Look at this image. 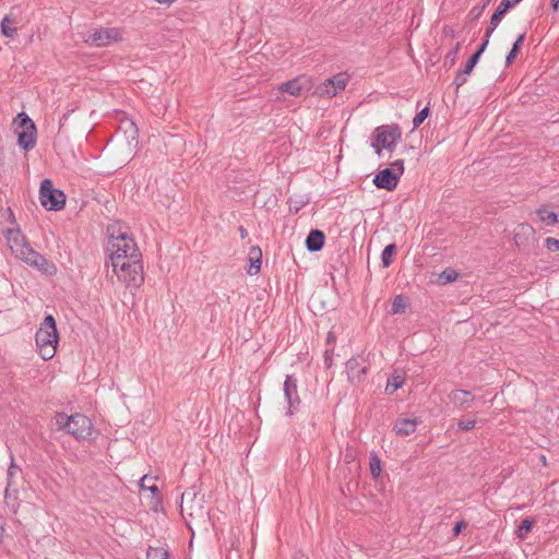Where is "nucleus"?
Listing matches in <instances>:
<instances>
[{
    "label": "nucleus",
    "instance_id": "obj_55",
    "mask_svg": "<svg viewBox=\"0 0 559 559\" xmlns=\"http://www.w3.org/2000/svg\"><path fill=\"white\" fill-rule=\"evenodd\" d=\"M3 535H4V524L2 522V518L0 516V544L3 540Z\"/></svg>",
    "mask_w": 559,
    "mask_h": 559
},
{
    "label": "nucleus",
    "instance_id": "obj_59",
    "mask_svg": "<svg viewBox=\"0 0 559 559\" xmlns=\"http://www.w3.org/2000/svg\"><path fill=\"white\" fill-rule=\"evenodd\" d=\"M491 2V0H481V4L480 5H484V8L486 9L489 3Z\"/></svg>",
    "mask_w": 559,
    "mask_h": 559
},
{
    "label": "nucleus",
    "instance_id": "obj_11",
    "mask_svg": "<svg viewBox=\"0 0 559 559\" xmlns=\"http://www.w3.org/2000/svg\"><path fill=\"white\" fill-rule=\"evenodd\" d=\"M360 357H352L345 364V369L347 373L348 381L352 384H359L365 380V376L368 372V367L366 365H361Z\"/></svg>",
    "mask_w": 559,
    "mask_h": 559
},
{
    "label": "nucleus",
    "instance_id": "obj_57",
    "mask_svg": "<svg viewBox=\"0 0 559 559\" xmlns=\"http://www.w3.org/2000/svg\"><path fill=\"white\" fill-rule=\"evenodd\" d=\"M551 9L554 11H559V0H551Z\"/></svg>",
    "mask_w": 559,
    "mask_h": 559
},
{
    "label": "nucleus",
    "instance_id": "obj_46",
    "mask_svg": "<svg viewBox=\"0 0 559 559\" xmlns=\"http://www.w3.org/2000/svg\"><path fill=\"white\" fill-rule=\"evenodd\" d=\"M467 526V523L464 520L457 521L452 528V536L456 537L461 534V532Z\"/></svg>",
    "mask_w": 559,
    "mask_h": 559
},
{
    "label": "nucleus",
    "instance_id": "obj_31",
    "mask_svg": "<svg viewBox=\"0 0 559 559\" xmlns=\"http://www.w3.org/2000/svg\"><path fill=\"white\" fill-rule=\"evenodd\" d=\"M369 466L372 477L378 479L381 474V460L374 451L370 453Z\"/></svg>",
    "mask_w": 559,
    "mask_h": 559
},
{
    "label": "nucleus",
    "instance_id": "obj_35",
    "mask_svg": "<svg viewBox=\"0 0 559 559\" xmlns=\"http://www.w3.org/2000/svg\"><path fill=\"white\" fill-rule=\"evenodd\" d=\"M406 309V298L403 295L394 297L391 306V312L393 314L403 313Z\"/></svg>",
    "mask_w": 559,
    "mask_h": 559
},
{
    "label": "nucleus",
    "instance_id": "obj_2",
    "mask_svg": "<svg viewBox=\"0 0 559 559\" xmlns=\"http://www.w3.org/2000/svg\"><path fill=\"white\" fill-rule=\"evenodd\" d=\"M108 250L110 251V264L128 261L131 259H142V254L138 249L134 239L129 237L127 234H121L120 236L111 239Z\"/></svg>",
    "mask_w": 559,
    "mask_h": 559
},
{
    "label": "nucleus",
    "instance_id": "obj_21",
    "mask_svg": "<svg viewBox=\"0 0 559 559\" xmlns=\"http://www.w3.org/2000/svg\"><path fill=\"white\" fill-rule=\"evenodd\" d=\"M405 383V377L394 372L388 378L385 393L392 395L397 389L402 388Z\"/></svg>",
    "mask_w": 559,
    "mask_h": 559
},
{
    "label": "nucleus",
    "instance_id": "obj_9",
    "mask_svg": "<svg viewBox=\"0 0 559 559\" xmlns=\"http://www.w3.org/2000/svg\"><path fill=\"white\" fill-rule=\"evenodd\" d=\"M348 84V76L345 73H337L328 78L318 88L317 92L321 96L333 97L338 91L345 90Z\"/></svg>",
    "mask_w": 559,
    "mask_h": 559
},
{
    "label": "nucleus",
    "instance_id": "obj_3",
    "mask_svg": "<svg viewBox=\"0 0 559 559\" xmlns=\"http://www.w3.org/2000/svg\"><path fill=\"white\" fill-rule=\"evenodd\" d=\"M112 272L127 286L140 287L144 282L142 259H131L111 264Z\"/></svg>",
    "mask_w": 559,
    "mask_h": 559
},
{
    "label": "nucleus",
    "instance_id": "obj_13",
    "mask_svg": "<svg viewBox=\"0 0 559 559\" xmlns=\"http://www.w3.org/2000/svg\"><path fill=\"white\" fill-rule=\"evenodd\" d=\"M25 263H27L31 266L36 267L41 273L51 275L56 272V266L39 252L32 250L31 253H28V257H25Z\"/></svg>",
    "mask_w": 559,
    "mask_h": 559
},
{
    "label": "nucleus",
    "instance_id": "obj_47",
    "mask_svg": "<svg viewBox=\"0 0 559 559\" xmlns=\"http://www.w3.org/2000/svg\"><path fill=\"white\" fill-rule=\"evenodd\" d=\"M16 471H20V467L15 465L14 463V456L13 454H11V463H10V466L8 468V480L10 481V479L14 476V474L16 473Z\"/></svg>",
    "mask_w": 559,
    "mask_h": 559
},
{
    "label": "nucleus",
    "instance_id": "obj_17",
    "mask_svg": "<svg viewBox=\"0 0 559 559\" xmlns=\"http://www.w3.org/2000/svg\"><path fill=\"white\" fill-rule=\"evenodd\" d=\"M419 420L414 418H401L397 419L393 426V430L397 436H408L413 432H415L416 427L418 425Z\"/></svg>",
    "mask_w": 559,
    "mask_h": 559
},
{
    "label": "nucleus",
    "instance_id": "obj_25",
    "mask_svg": "<svg viewBox=\"0 0 559 559\" xmlns=\"http://www.w3.org/2000/svg\"><path fill=\"white\" fill-rule=\"evenodd\" d=\"M525 35H526L525 33H522L516 37L515 41L513 43L510 51L508 52V55L506 57V67H509L516 58V56L520 52L521 47L525 40Z\"/></svg>",
    "mask_w": 559,
    "mask_h": 559
},
{
    "label": "nucleus",
    "instance_id": "obj_43",
    "mask_svg": "<svg viewBox=\"0 0 559 559\" xmlns=\"http://www.w3.org/2000/svg\"><path fill=\"white\" fill-rule=\"evenodd\" d=\"M485 11V8L484 5H475L469 12H468V17L472 20V21H476L480 17V15L484 13Z\"/></svg>",
    "mask_w": 559,
    "mask_h": 559
},
{
    "label": "nucleus",
    "instance_id": "obj_52",
    "mask_svg": "<svg viewBox=\"0 0 559 559\" xmlns=\"http://www.w3.org/2000/svg\"><path fill=\"white\" fill-rule=\"evenodd\" d=\"M74 111V109H71V110H68L67 112H64L62 115V117L60 118V126H63L64 122L69 119L70 115Z\"/></svg>",
    "mask_w": 559,
    "mask_h": 559
},
{
    "label": "nucleus",
    "instance_id": "obj_44",
    "mask_svg": "<svg viewBox=\"0 0 559 559\" xmlns=\"http://www.w3.org/2000/svg\"><path fill=\"white\" fill-rule=\"evenodd\" d=\"M545 246L549 251L559 252V239L548 237L545 239Z\"/></svg>",
    "mask_w": 559,
    "mask_h": 559
},
{
    "label": "nucleus",
    "instance_id": "obj_49",
    "mask_svg": "<svg viewBox=\"0 0 559 559\" xmlns=\"http://www.w3.org/2000/svg\"><path fill=\"white\" fill-rule=\"evenodd\" d=\"M190 496H191V493H190V492H183V493L181 495L180 513H181L182 518H185V515H183V512H185V507H183L185 500H186L187 498H189ZM192 496H193V497H195V493L193 492V493H192Z\"/></svg>",
    "mask_w": 559,
    "mask_h": 559
},
{
    "label": "nucleus",
    "instance_id": "obj_39",
    "mask_svg": "<svg viewBox=\"0 0 559 559\" xmlns=\"http://www.w3.org/2000/svg\"><path fill=\"white\" fill-rule=\"evenodd\" d=\"M429 114L430 109L428 106L418 111L416 116L413 118V129L419 128L420 124L428 118Z\"/></svg>",
    "mask_w": 559,
    "mask_h": 559
},
{
    "label": "nucleus",
    "instance_id": "obj_56",
    "mask_svg": "<svg viewBox=\"0 0 559 559\" xmlns=\"http://www.w3.org/2000/svg\"><path fill=\"white\" fill-rule=\"evenodd\" d=\"M335 340H336V337H335L334 333L333 332H329L328 336H326V343L332 344V343L335 342Z\"/></svg>",
    "mask_w": 559,
    "mask_h": 559
},
{
    "label": "nucleus",
    "instance_id": "obj_29",
    "mask_svg": "<svg viewBox=\"0 0 559 559\" xmlns=\"http://www.w3.org/2000/svg\"><path fill=\"white\" fill-rule=\"evenodd\" d=\"M309 199L304 195L290 197L288 198V209L293 214H297L306 204H308Z\"/></svg>",
    "mask_w": 559,
    "mask_h": 559
},
{
    "label": "nucleus",
    "instance_id": "obj_45",
    "mask_svg": "<svg viewBox=\"0 0 559 559\" xmlns=\"http://www.w3.org/2000/svg\"><path fill=\"white\" fill-rule=\"evenodd\" d=\"M391 169L395 171V174H400V178L404 174V160L403 159H396L393 163H391Z\"/></svg>",
    "mask_w": 559,
    "mask_h": 559
},
{
    "label": "nucleus",
    "instance_id": "obj_33",
    "mask_svg": "<svg viewBox=\"0 0 559 559\" xmlns=\"http://www.w3.org/2000/svg\"><path fill=\"white\" fill-rule=\"evenodd\" d=\"M460 48H461V43L457 41L454 45V47L447 52V55L444 57V62H443L444 67L451 68L455 64Z\"/></svg>",
    "mask_w": 559,
    "mask_h": 559
},
{
    "label": "nucleus",
    "instance_id": "obj_58",
    "mask_svg": "<svg viewBox=\"0 0 559 559\" xmlns=\"http://www.w3.org/2000/svg\"><path fill=\"white\" fill-rule=\"evenodd\" d=\"M158 3L170 5L175 0H155Z\"/></svg>",
    "mask_w": 559,
    "mask_h": 559
},
{
    "label": "nucleus",
    "instance_id": "obj_1",
    "mask_svg": "<svg viewBox=\"0 0 559 559\" xmlns=\"http://www.w3.org/2000/svg\"><path fill=\"white\" fill-rule=\"evenodd\" d=\"M56 418L59 428L76 440H91L93 438L94 426L87 416L80 413L70 416L66 413H58Z\"/></svg>",
    "mask_w": 559,
    "mask_h": 559
},
{
    "label": "nucleus",
    "instance_id": "obj_36",
    "mask_svg": "<svg viewBox=\"0 0 559 559\" xmlns=\"http://www.w3.org/2000/svg\"><path fill=\"white\" fill-rule=\"evenodd\" d=\"M146 559H169V554L162 547H150L146 552Z\"/></svg>",
    "mask_w": 559,
    "mask_h": 559
},
{
    "label": "nucleus",
    "instance_id": "obj_26",
    "mask_svg": "<svg viewBox=\"0 0 559 559\" xmlns=\"http://www.w3.org/2000/svg\"><path fill=\"white\" fill-rule=\"evenodd\" d=\"M13 124L15 126V132H19V130H28L33 127H36L34 121L24 111L16 115Z\"/></svg>",
    "mask_w": 559,
    "mask_h": 559
},
{
    "label": "nucleus",
    "instance_id": "obj_50",
    "mask_svg": "<svg viewBox=\"0 0 559 559\" xmlns=\"http://www.w3.org/2000/svg\"><path fill=\"white\" fill-rule=\"evenodd\" d=\"M401 139H393V140H390V143H388V145L385 147H383V150H386L389 152H393L397 145V142L400 141Z\"/></svg>",
    "mask_w": 559,
    "mask_h": 559
},
{
    "label": "nucleus",
    "instance_id": "obj_34",
    "mask_svg": "<svg viewBox=\"0 0 559 559\" xmlns=\"http://www.w3.org/2000/svg\"><path fill=\"white\" fill-rule=\"evenodd\" d=\"M487 47H485V44H480L477 49L471 55V57L468 58L467 62L465 63V66L471 69L472 71L474 70L475 66L478 63L481 55L484 53V51L486 50Z\"/></svg>",
    "mask_w": 559,
    "mask_h": 559
},
{
    "label": "nucleus",
    "instance_id": "obj_41",
    "mask_svg": "<svg viewBox=\"0 0 559 559\" xmlns=\"http://www.w3.org/2000/svg\"><path fill=\"white\" fill-rule=\"evenodd\" d=\"M151 479L144 475L140 481H139V486L142 490H150L154 496L158 493V487L155 485V484H152V485H148L147 481H150Z\"/></svg>",
    "mask_w": 559,
    "mask_h": 559
},
{
    "label": "nucleus",
    "instance_id": "obj_23",
    "mask_svg": "<svg viewBox=\"0 0 559 559\" xmlns=\"http://www.w3.org/2000/svg\"><path fill=\"white\" fill-rule=\"evenodd\" d=\"M120 129L124 131L129 144L132 142L138 143L139 131L136 124L132 120L123 121Z\"/></svg>",
    "mask_w": 559,
    "mask_h": 559
},
{
    "label": "nucleus",
    "instance_id": "obj_28",
    "mask_svg": "<svg viewBox=\"0 0 559 559\" xmlns=\"http://www.w3.org/2000/svg\"><path fill=\"white\" fill-rule=\"evenodd\" d=\"M535 519L534 518H525L524 520H522V522L518 525L516 530H515V535L519 537V538H525L527 536V534L532 531L534 524H535Z\"/></svg>",
    "mask_w": 559,
    "mask_h": 559
},
{
    "label": "nucleus",
    "instance_id": "obj_53",
    "mask_svg": "<svg viewBox=\"0 0 559 559\" xmlns=\"http://www.w3.org/2000/svg\"><path fill=\"white\" fill-rule=\"evenodd\" d=\"M74 111V109H71V110H68L67 112H64L62 115V117L60 118V126H63L64 122L69 119L70 115Z\"/></svg>",
    "mask_w": 559,
    "mask_h": 559
},
{
    "label": "nucleus",
    "instance_id": "obj_4",
    "mask_svg": "<svg viewBox=\"0 0 559 559\" xmlns=\"http://www.w3.org/2000/svg\"><path fill=\"white\" fill-rule=\"evenodd\" d=\"M66 193L56 189L52 181L45 178L39 186V201L41 206L47 211H60L66 205Z\"/></svg>",
    "mask_w": 559,
    "mask_h": 559
},
{
    "label": "nucleus",
    "instance_id": "obj_37",
    "mask_svg": "<svg viewBox=\"0 0 559 559\" xmlns=\"http://www.w3.org/2000/svg\"><path fill=\"white\" fill-rule=\"evenodd\" d=\"M501 20H495V15H491L490 17V21H489V25L485 32V35H484V38H483V41L480 44H485V47L488 46L489 44V39H490V36L492 35V33L495 32V29L498 27V25L500 24Z\"/></svg>",
    "mask_w": 559,
    "mask_h": 559
},
{
    "label": "nucleus",
    "instance_id": "obj_5",
    "mask_svg": "<svg viewBox=\"0 0 559 559\" xmlns=\"http://www.w3.org/2000/svg\"><path fill=\"white\" fill-rule=\"evenodd\" d=\"M401 138L402 131L397 123L382 124L377 127L373 131L371 147L374 150V153L380 156L383 147L390 143V140Z\"/></svg>",
    "mask_w": 559,
    "mask_h": 559
},
{
    "label": "nucleus",
    "instance_id": "obj_12",
    "mask_svg": "<svg viewBox=\"0 0 559 559\" xmlns=\"http://www.w3.org/2000/svg\"><path fill=\"white\" fill-rule=\"evenodd\" d=\"M449 402L459 411H466L471 407L472 403L476 400L475 395L463 389H454L449 395Z\"/></svg>",
    "mask_w": 559,
    "mask_h": 559
},
{
    "label": "nucleus",
    "instance_id": "obj_32",
    "mask_svg": "<svg viewBox=\"0 0 559 559\" xmlns=\"http://www.w3.org/2000/svg\"><path fill=\"white\" fill-rule=\"evenodd\" d=\"M472 73V70L464 66L463 69L459 70L454 76L453 84L455 85L456 91L467 82L468 75Z\"/></svg>",
    "mask_w": 559,
    "mask_h": 559
},
{
    "label": "nucleus",
    "instance_id": "obj_54",
    "mask_svg": "<svg viewBox=\"0 0 559 559\" xmlns=\"http://www.w3.org/2000/svg\"><path fill=\"white\" fill-rule=\"evenodd\" d=\"M238 230H239V235H240L241 239H245L248 237V235H249L248 230L243 226H239Z\"/></svg>",
    "mask_w": 559,
    "mask_h": 559
},
{
    "label": "nucleus",
    "instance_id": "obj_40",
    "mask_svg": "<svg viewBox=\"0 0 559 559\" xmlns=\"http://www.w3.org/2000/svg\"><path fill=\"white\" fill-rule=\"evenodd\" d=\"M39 355L44 360H49L56 355L57 345L38 346Z\"/></svg>",
    "mask_w": 559,
    "mask_h": 559
},
{
    "label": "nucleus",
    "instance_id": "obj_48",
    "mask_svg": "<svg viewBox=\"0 0 559 559\" xmlns=\"http://www.w3.org/2000/svg\"><path fill=\"white\" fill-rule=\"evenodd\" d=\"M323 357H324L325 367L330 368L332 366V364H333V348L326 349L324 352Z\"/></svg>",
    "mask_w": 559,
    "mask_h": 559
},
{
    "label": "nucleus",
    "instance_id": "obj_16",
    "mask_svg": "<svg viewBox=\"0 0 559 559\" xmlns=\"http://www.w3.org/2000/svg\"><path fill=\"white\" fill-rule=\"evenodd\" d=\"M248 269L247 272L250 275L260 273L262 265V250L258 246H252L248 253Z\"/></svg>",
    "mask_w": 559,
    "mask_h": 559
},
{
    "label": "nucleus",
    "instance_id": "obj_24",
    "mask_svg": "<svg viewBox=\"0 0 559 559\" xmlns=\"http://www.w3.org/2000/svg\"><path fill=\"white\" fill-rule=\"evenodd\" d=\"M522 0H501L498 8L495 10L492 15H495V20L499 19L502 21L504 15L516 4H519Z\"/></svg>",
    "mask_w": 559,
    "mask_h": 559
},
{
    "label": "nucleus",
    "instance_id": "obj_6",
    "mask_svg": "<svg viewBox=\"0 0 559 559\" xmlns=\"http://www.w3.org/2000/svg\"><path fill=\"white\" fill-rule=\"evenodd\" d=\"M120 40H122L120 28L100 27L91 32L84 41L92 47H106Z\"/></svg>",
    "mask_w": 559,
    "mask_h": 559
},
{
    "label": "nucleus",
    "instance_id": "obj_18",
    "mask_svg": "<svg viewBox=\"0 0 559 559\" xmlns=\"http://www.w3.org/2000/svg\"><path fill=\"white\" fill-rule=\"evenodd\" d=\"M534 233L533 227L528 224L519 226V230L514 234V243L518 248H525L528 245V237Z\"/></svg>",
    "mask_w": 559,
    "mask_h": 559
},
{
    "label": "nucleus",
    "instance_id": "obj_20",
    "mask_svg": "<svg viewBox=\"0 0 559 559\" xmlns=\"http://www.w3.org/2000/svg\"><path fill=\"white\" fill-rule=\"evenodd\" d=\"M11 250L17 258L25 262V257H28L33 248L23 238L21 241L14 239L13 245H11Z\"/></svg>",
    "mask_w": 559,
    "mask_h": 559
},
{
    "label": "nucleus",
    "instance_id": "obj_14",
    "mask_svg": "<svg viewBox=\"0 0 559 559\" xmlns=\"http://www.w3.org/2000/svg\"><path fill=\"white\" fill-rule=\"evenodd\" d=\"M325 245V234L320 229H311L307 235L305 246L309 252H318Z\"/></svg>",
    "mask_w": 559,
    "mask_h": 559
},
{
    "label": "nucleus",
    "instance_id": "obj_7",
    "mask_svg": "<svg viewBox=\"0 0 559 559\" xmlns=\"http://www.w3.org/2000/svg\"><path fill=\"white\" fill-rule=\"evenodd\" d=\"M37 346L57 345L59 342V333L56 320L52 314H46L39 329L35 334Z\"/></svg>",
    "mask_w": 559,
    "mask_h": 559
},
{
    "label": "nucleus",
    "instance_id": "obj_42",
    "mask_svg": "<svg viewBox=\"0 0 559 559\" xmlns=\"http://www.w3.org/2000/svg\"><path fill=\"white\" fill-rule=\"evenodd\" d=\"M476 421L474 419H460L457 421V430L460 431H468L475 428Z\"/></svg>",
    "mask_w": 559,
    "mask_h": 559
},
{
    "label": "nucleus",
    "instance_id": "obj_51",
    "mask_svg": "<svg viewBox=\"0 0 559 559\" xmlns=\"http://www.w3.org/2000/svg\"><path fill=\"white\" fill-rule=\"evenodd\" d=\"M166 210H169L170 206H171V200L170 198L166 197L165 200H159L158 201Z\"/></svg>",
    "mask_w": 559,
    "mask_h": 559
},
{
    "label": "nucleus",
    "instance_id": "obj_10",
    "mask_svg": "<svg viewBox=\"0 0 559 559\" xmlns=\"http://www.w3.org/2000/svg\"><path fill=\"white\" fill-rule=\"evenodd\" d=\"M400 174L391 168L380 169L373 177L372 182L378 189L393 191L400 182Z\"/></svg>",
    "mask_w": 559,
    "mask_h": 559
},
{
    "label": "nucleus",
    "instance_id": "obj_38",
    "mask_svg": "<svg viewBox=\"0 0 559 559\" xmlns=\"http://www.w3.org/2000/svg\"><path fill=\"white\" fill-rule=\"evenodd\" d=\"M457 276H459V273L451 267L445 269L439 275V277L443 284L453 283L454 281H456Z\"/></svg>",
    "mask_w": 559,
    "mask_h": 559
},
{
    "label": "nucleus",
    "instance_id": "obj_27",
    "mask_svg": "<svg viewBox=\"0 0 559 559\" xmlns=\"http://www.w3.org/2000/svg\"><path fill=\"white\" fill-rule=\"evenodd\" d=\"M539 219L546 225H556L559 223L558 214L551 211H548L545 206L539 207L536 211Z\"/></svg>",
    "mask_w": 559,
    "mask_h": 559
},
{
    "label": "nucleus",
    "instance_id": "obj_22",
    "mask_svg": "<svg viewBox=\"0 0 559 559\" xmlns=\"http://www.w3.org/2000/svg\"><path fill=\"white\" fill-rule=\"evenodd\" d=\"M283 92L288 93L293 96H299L302 92V84L300 78H296L283 83L280 87Z\"/></svg>",
    "mask_w": 559,
    "mask_h": 559
},
{
    "label": "nucleus",
    "instance_id": "obj_30",
    "mask_svg": "<svg viewBox=\"0 0 559 559\" xmlns=\"http://www.w3.org/2000/svg\"><path fill=\"white\" fill-rule=\"evenodd\" d=\"M396 252V245L390 243L384 247L381 253V264L382 267H389L392 264L393 255Z\"/></svg>",
    "mask_w": 559,
    "mask_h": 559
},
{
    "label": "nucleus",
    "instance_id": "obj_8",
    "mask_svg": "<svg viewBox=\"0 0 559 559\" xmlns=\"http://www.w3.org/2000/svg\"><path fill=\"white\" fill-rule=\"evenodd\" d=\"M297 379L293 374H287L284 381V395L288 403L286 416H292L298 409L301 400L298 395Z\"/></svg>",
    "mask_w": 559,
    "mask_h": 559
},
{
    "label": "nucleus",
    "instance_id": "obj_19",
    "mask_svg": "<svg viewBox=\"0 0 559 559\" xmlns=\"http://www.w3.org/2000/svg\"><path fill=\"white\" fill-rule=\"evenodd\" d=\"M1 34L8 38H14L17 35V28L15 27V19L10 15L3 16L0 22Z\"/></svg>",
    "mask_w": 559,
    "mask_h": 559
},
{
    "label": "nucleus",
    "instance_id": "obj_60",
    "mask_svg": "<svg viewBox=\"0 0 559 559\" xmlns=\"http://www.w3.org/2000/svg\"><path fill=\"white\" fill-rule=\"evenodd\" d=\"M545 461H546V457L544 455H542V462L545 463Z\"/></svg>",
    "mask_w": 559,
    "mask_h": 559
},
{
    "label": "nucleus",
    "instance_id": "obj_15",
    "mask_svg": "<svg viewBox=\"0 0 559 559\" xmlns=\"http://www.w3.org/2000/svg\"><path fill=\"white\" fill-rule=\"evenodd\" d=\"M17 135V145L28 152L34 148L37 140V129L33 127L28 130H19L15 132Z\"/></svg>",
    "mask_w": 559,
    "mask_h": 559
}]
</instances>
